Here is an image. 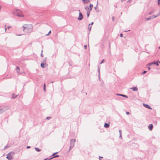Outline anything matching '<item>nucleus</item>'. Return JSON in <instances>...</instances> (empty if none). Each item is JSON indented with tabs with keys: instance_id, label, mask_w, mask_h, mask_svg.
I'll return each mask as SVG.
<instances>
[{
	"instance_id": "f257e3e1",
	"label": "nucleus",
	"mask_w": 160,
	"mask_h": 160,
	"mask_svg": "<svg viewBox=\"0 0 160 160\" xmlns=\"http://www.w3.org/2000/svg\"><path fill=\"white\" fill-rule=\"evenodd\" d=\"M12 13L16 15L18 17H24V15L22 14V11L18 9H14L12 12Z\"/></svg>"
},
{
	"instance_id": "f03ea898",
	"label": "nucleus",
	"mask_w": 160,
	"mask_h": 160,
	"mask_svg": "<svg viewBox=\"0 0 160 160\" xmlns=\"http://www.w3.org/2000/svg\"><path fill=\"white\" fill-rule=\"evenodd\" d=\"M23 31L26 33L29 32L30 31V26L28 24H24L22 27Z\"/></svg>"
},
{
	"instance_id": "7ed1b4c3",
	"label": "nucleus",
	"mask_w": 160,
	"mask_h": 160,
	"mask_svg": "<svg viewBox=\"0 0 160 160\" xmlns=\"http://www.w3.org/2000/svg\"><path fill=\"white\" fill-rule=\"evenodd\" d=\"M9 108L8 106H5L0 108V114L3 113V112L8 110Z\"/></svg>"
},
{
	"instance_id": "20e7f679",
	"label": "nucleus",
	"mask_w": 160,
	"mask_h": 160,
	"mask_svg": "<svg viewBox=\"0 0 160 160\" xmlns=\"http://www.w3.org/2000/svg\"><path fill=\"white\" fill-rule=\"evenodd\" d=\"M13 152H10L8 153L7 155V157L6 158L8 159V160H12V154Z\"/></svg>"
},
{
	"instance_id": "39448f33",
	"label": "nucleus",
	"mask_w": 160,
	"mask_h": 160,
	"mask_svg": "<svg viewBox=\"0 0 160 160\" xmlns=\"http://www.w3.org/2000/svg\"><path fill=\"white\" fill-rule=\"evenodd\" d=\"M83 18V16L81 12L79 13V16L78 18V19L79 20H82Z\"/></svg>"
},
{
	"instance_id": "423d86ee",
	"label": "nucleus",
	"mask_w": 160,
	"mask_h": 160,
	"mask_svg": "<svg viewBox=\"0 0 160 160\" xmlns=\"http://www.w3.org/2000/svg\"><path fill=\"white\" fill-rule=\"evenodd\" d=\"M76 141V139H71L70 140V145H71V144H72L73 145V146H74V143Z\"/></svg>"
},
{
	"instance_id": "0eeeda50",
	"label": "nucleus",
	"mask_w": 160,
	"mask_h": 160,
	"mask_svg": "<svg viewBox=\"0 0 160 160\" xmlns=\"http://www.w3.org/2000/svg\"><path fill=\"white\" fill-rule=\"evenodd\" d=\"M160 15V12H159L156 15H152V16H150L151 18H153L158 16Z\"/></svg>"
},
{
	"instance_id": "6e6552de",
	"label": "nucleus",
	"mask_w": 160,
	"mask_h": 160,
	"mask_svg": "<svg viewBox=\"0 0 160 160\" xmlns=\"http://www.w3.org/2000/svg\"><path fill=\"white\" fill-rule=\"evenodd\" d=\"M143 106L145 107V108H148L150 109H152V108L150 107V106L148 105V104H146L144 103H143Z\"/></svg>"
},
{
	"instance_id": "1a4fd4ad",
	"label": "nucleus",
	"mask_w": 160,
	"mask_h": 160,
	"mask_svg": "<svg viewBox=\"0 0 160 160\" xmlns=\"http://www.w3.org/2000/svg\"><path fill=\"white\" fill-rule=\"evenodd\" d=\"M148 128L150 130H152L153 128V125L152 124H150L149 125Z\"/></svg>"
},
{
	"instance_id": "9d476101",
	"label": "nucleus",
	"mask_w": 160,
	"mask_h": 160,
	"mask_svg": "<svg viewBox=\"0 0 160 160\" xmlns=\"http://www.w3.org/2000/svg\"><path fill=\"white\" fill-rule=\"evenodd\" d=\"M130 89L132 90L133 91H137L138 89L137 87H132L130 88Z\"/></svg>"
},
{
	"instance_id": "9b49d317",
	"label": "nucleus",
	"mask_w": 160,
	"mask_h": 160,
	"mask_svg": "<svg viewBox=\"0 0 160 160\" xmlns=\"http://www.w3.org/2000/svg\"><path fill=\"white\" fill-rule=\"evenodd\" d=\"M16 71L17 73L18 74H20V73L19 72L20 71V68L18 67H17L16 68Z\"/></svg>"
},
{
	"instance_id": "f8f14e48",
	"label": "nucleus",
	"mask_w": 160,
	"mask_h": 160,
	"mask_svg": "<svg viewBox=\"0 0 160 160\" xmlns=\"http://www.w3.org/2000/svg\"><path fill=\"white\" fill-rule=\"evenodd\" d=\"M116 95L118 96H122V97H125V98H128V97L127 96H126V95H123V94H117Z\"/></svg>"
},
{
	"instance_id": "ddd939ff",
	"label": "nucleus",
	"mask_w": 160,
	"mask_h": 160,
	"mask_svg": "<svg viewBox=\"0 0 160 160\" xmlns=\"http://www.w3.org/2000/svg\"><path fill=\"white\" fill-rule=\"evenodd\" d=\"M109 126L110 125L107 123H105L104 125V127L106 128H108Z\"/></svg>"
},
{
	"instance_id": "4468645a",
	"label": "nucleus",
	"mask_w": 160,
	"mask_h": 160,
	"mask_svg": "<svg viewBox=\"0 0 160 160\" xmlns=\"http://www.w3.org/2000/svg\"><path fill=\"white\" fill-rule=\"evenodd\" d=\"M85 9L87 11V13L89 12L90 13L91 11L89 10V8L88 7H86L85 8Z\"/></svg>"
},
{
	"instance_id": "2eb2a0df",
	"label": "nucleus",
	"mask_w": 160,
	"mask_h": 160,
	"mask_svg": "<svg viewBox=\"0 0 160 160\" xmlns=\"http://www.w3.org/2000/svg\"><path fill=\"white\" fill-rule=\"evenodd\" d=\"M18 96V95H16L14 93H13L12 94V98H15Z\"/></svg>"
},
{
	"instance_id": "dca6fc26",
	"label": "nucleus",
	"mask_w": 160,
	"mask_h": 160,
	"mask_svg": "<svg viewBox=\"0 0 160 160\" xmlns=\"http://www.w3.org/2000/svg\"><path fill=\"white\" fill-rule=\"evenodd\" d=\"M74 147L73 146V144H71V145H70V146L69 147L68 152H70V151L71 150V149Z\"/></svg>"
},
{
	"instance_id": "f3484780",
	"label": "nucleus",
	"mask_w": 160,
	"mask_h": 160,
	"mask_svg": "<svg viewBox=\"0 0 160 160\" xmlns=\"http://www.w3.org/2000/svg\"><path fill=\"white\" fill-rule=\"evenodd\" d=\"M82 1L84 3H88L90 2V0H83Z\"/></svg>"
},
{
	"instance_id": "a211bd4d",
	"label": "nucleus",
	"mask_w": 160,
	"mask_h": 160,
	"mask_svg": "<svg viewBox=\"0 0 160 160\" xmlns=\"http://www.w3.org/2000/svg\"><path fill=\"white\" fill-rule=\"evenodd\" d=\"M41 66L42 68H44L46 67L44 63H41Z\"/></svg>"
},
{
	"instance_id": "6ab92c4d",
	"label": "nucleus",
	"mask_w": 160,
	"mask_h": 160,
	"mask_svg": "<svg viewBox=\"0 0 160 160\" xmlns=\"http://www.w3.org/2000/svg\"><path fill=\"white\" fill-rule=\"evenodd\" d=\"M98 76L100 79V70L99 68H98Z\"/></svg>"
},
{
	"instance_id": "aec40b11",
	"label": "nucleus",
	"mask_w": 160,
	"mask_h": 160,
	"mask_svg": "<svg viewBox=\"0 0 160 160\" xmlns=\"http://www.w3.org/2000/svg\"><path fill=\"white\" fill-rule=\"evenodd\" d=\"M158 62V60L156 62H154V64L156 65L157 66H159Z\"/></svg>"
},
{
	"instance_id": "412c9836",
	"label": "nucleus",
	"mask_w": 160,
	"mask_h": 160,
	"mask_svg": "<svg viewBox=\"0 0 160 160\" xmlns=\"http://www.w3.org/2000/svg\"><path fill=\"white\" fill-rule=\"evenodd\" d=\"M35 150L37 152H40L41 151V150L37 148H35Z\"/></svg>"
},
{
	"instance_id": "4be33fe9",
	"label": "nucleus",
	"mask_w": 160,
	"mask_h": 160,
	"mask_svg": "<svg viewBox=\"0 0 160 160\" xmlns=\"http://www.w3.org/2000/svg\"><path fill=\"white\" fill-rule=\"evenodd\" d=\"M90 25V24H89L88 25V30H89V31H90L91 30V26H90V27H89V26Z\"/></svg>"
},
{
	"instance_id": "5701e85b",
	"label": "nucleus",
	"mask_w": 160,
	"mask_h": 160,
	"mask_svg": "<svg viewBox=\"0 0 160 160\" xmlns=\"http://www.w3.org/2000/svg\"><path fill=\"white\" fill-rule=\"evenodd\" d=\"M154 11H151V12H150L149 13V15H151L152 14L154 13Z\"/></svg>"
},
{
	"instance_id": "b1692460",
	"label": "nucleus",
	"mask_w": 160,
	"mask_h": 160,
	"mask_svg": "<svg viewBox=\"0 0 160 160\" xmlns=\"http://www.w3.org/2000/svg\"><path fill=\"white\" fill-rule=\"evenodd\" d=\"M153 64H154V62H150L149 63L148 65L150 66Z\"/></svg>"
},
{
	"instance_id": "393cba45",
	"label": "nucleus",
	"mask_w": 160,
	"mask_h": 160,
	"mask_svg": "<svg viewBox=\"0 0 160 160\" xmlns=\"http://www.w3.org/2000/svg\"><path fill=\"white\" fill-rule=\"evenodd\" d=\"M9 146H8V145H7V146H6L5 147L4 149V150L6 149L7 148H9Z\"/></svg>"
},
{
	"instance_id": "a878e982",
	"label": "nucleus",
	"mask_w": 160,
	"mask_h": 160,
	"mask_svg": "<svg viewBox=\"0 0 160 160\" xmlns=\"http://www.w3.org/2000/svg\"><path fill=\"white\" fill-rule=\"evenodd\" d=\"M43 90L44 91H45L46 88H45V83L44 84Z\"/></svg>"
},
{
	"instance_id": "bb28decb",
	"label": "nucleus",
	"mask_w": 160,
	"mask_h": 160,
	"mask_svg": "<svg viewBox=\"0 0 160 160\" xmlns=\"http://www.w3.org/2000/svg\"><path fill=\"white\" fill-rule=\"evenodd\" d=\"M151 19V18L150 17L149 18H146V20H150Z\"/></svg>"
},
{
	"instance_id": "cd10ccee",
	"label": "nucleus",
	"mask_w": 160,
	"mask_h": 160,
	"mask_svg": "<svg viewBox=\"0 0 160 160\" xmlns=\"http://www.w3.org/2000/svg\"><path fill=\"white\" fill-rule=\"evenodd\" d=\"M93 5L91 4V3H90V5H89V6L90 7H91V8H92L93 7Z\"/></svg>"
},
{
	"instance_id": "c85d7f7f",
	"label": "nucleus",
	"mask_w": 160,
	"mask_h": 160,
	"mask_svg": "<svg viewBox=\"0 0 160 160\" xmlns=\"http://www.w3.org/2000/svg\"><path fill=\"white\" fill-rule=\"evenodd\" d=\"M59 157V155H57L55 156H54L52 158H56Z\"/></svg>"
},
{
	"instance_id": "c756f323",
	"label": "nucleus",
	"mask_w": 160,
	"mask_h": 160,
	"mask_svg": "<svg viewBox=\"0 0 160 160\" xmlns=\"http://www.w3.org/2000/svg\"><path fill=\"white\" fill-rule=\"evenodd\" d=\"M51 117H47L46 118V119H48V120H49V119H50L51 118Z\"/></svg>"
},
{
	"instance_id": "7c9ffc66",
	"label": "nucleus",
	"mask_w": 160,
	"mask_h": 160,
	"mask_svg": "<svg viewBox=\"0 0 160 160\" xmlns=\"http://www.w3.org/2000/svg\"><path fill=\"white\" fill-rule=\"evenodd\" d=\"M158 5H160V0H158Z\"/></svg>"
},
{
	"instance_id": "2f4dec72",
	"label": "nucleus",
	"mask_w": 160,
	"mask_h": 160,
	"mask_svg": "<svg viewBox=\"0 0 160 160\" xmlns=\"http://www.w3.org/2000/svg\"><path fill=\"white\" fill-rule=\"evenodd\" d=\"M119 138H121V139H122L121 133H120Z\"/></svg>"
},
{
	"instance_id": "473e14b6",
	"label": "nucleus",
	"mask_w": 160,
	"mask_h": 160,
	"mask_svg": "<svg viewBox=\"0 0 160 160\" xmlns=\"http://www.w3.org/2000/svg\"><path fill=\"white\" fill-rule=\"evenodd\" d=\"M89 14H90V13H89V12L87 13V16L88 17H89Z\"/></svg>"
},
{
	"instance_id": "72a5a7b5",
	"label": "nucleus",
	"mask_w": 160,
	"mask_h": 160,
	"mask_svg": "<svg viewBox=\"0 0 160 160\" xmlns=\"http://www.w3.org/2000/svg\"><path fill=\"white\" fill-rule=\"evenodd\" d=\"M87 45H85L84 46V48L85 49H86L87 48Z\"/></svg>"
},
{
	"instance_id": "f704fd0d",
	"label": "nucleus",
	"mask_w": 160,
	"mask_h": 160,
	"mask_svg": "<svg viewBox=\"0 0 160 160\" xmlns=\"http://www.w3.org/2000/svg\"><path fill=\"white\" fill-rule=\"evenodd\" d=\"M104 61V60L103 59L102 60V61L100 63V64H102L103 62Z\"/></svg>"
},
{
	"instance_id": "c9c22d12",
	"label": "nucleus",
	"mask_w": 160,
	"mask_h": 160,
	"mask_svg": "<svg viewBox=\"0 0 160 160\" xmlns=\"http://www.w3.org/2000/svg\"><path fill=\"white\" fill-rule=\"evenodd\" d=\"M123 34L122 33H121L120 35V36L122 37Z\"/></svg>"
},
{
	"instance_id": "e433bc0d",
	"label": "nucleus",
	"mask_w": 160,
	"mask_h": 160,
	"mask_svg": "<svg viewBox=\"0 0 160 160\" xmlns=\"http://www.w3.org/2000/svg\"><path fill=\"white\" fill-rule=\"evenodd\" d=\"M58 153V152H55L52 155V156H54L57 153Z\"/></svg>"
},
{
	"instance_id": "4c0bfd02",
	"label": "nucleus",
	"mask_w": 160,
	"mask_h": 160,
	"mask_svg": "<svg viewBox=\"0 0 160 160\" xmlns=\"http://www.w3.org/2000/svg\"><path fill=\"white\" fill-rule=\"evenodd\" d=\"M132 0H128L127 2H131Z\"/></svg>"
},
{
	"instance_id": "58836bf2",
	"label": "nucleus",
	"mask_w": 160,
	"mask_h": 160,
	"mask_svg": "<svg viewBox=\"0 0 160 160\" xmlns=\"http://www.w3.org/2000/svg\"><path fill=\"white\" fill-rule=\"evenodd\" d=\"M146 72H147V71H144L143 72L142 74H145Z\"/></svg>"
},
{
	"instance_id": "ea45409f",
	"label": "nucleus",
	"mask_w": 160,
	"mask_h": 160,
	"mask_svg": "<svg viewBox=\"0 0 160 160\" xmlns=\"http://www.w3.org/2000/svg\"><path fill=\"white\" fill-rule=\"evenodd\" d=\"M126 114L127 115L129 114V112H126Z\"/></svg>"
},
{
	"instance_id": "a19ab883",
	"label": "nucleus",
	"mask_w": 160,
	"mask_h": 160,
	"mask_svg": "<svg viewBox=\"0 0 160 160\" xmlns=\"http://www.w3.org/2000/svg\"><path fill=\"white\" fill-rule=\"evenodd\" d=\"M11 28V27L10 26H8L7 27V28L8 29H9V28Z\"/></svg>"
},
{
	"instance_id": "79ce46f5",
	"label": "nucleus",
	"mask_w": 160,
	"mask_h": 160,
	"mask_svg": "<svg viewBox=\"0 0 160 160\" xmlns=\"http://www.w3.org/2000/svg\"><path fill=\"white\" fill-rule=\"evenodd\" d=\"M92 10V8L90 7V8H89V10L91 11Z\"/></svg>"
},
{
	"instance_id": "37998d69",
	"label": "nucleus",
	"mask_w": 160,
	"mask_h": 160,
	"mask_svg": "<svg viewBox=\"0 0 160 160\" xmlns=\"http://www.w3.org/2000/svg\"><path fill=\"white\" fill-rule=\"evenodd\" d=\"M51 33V31H49V32H48V34L46 35H48L49 33Z\"/></svg>"
},
{
	"instance_id": "c03bdc74",
	"label": "nucleus",
	"mask_w": 160,
	"mask_h": 160,
	"mask_svg": "<svg viewBox=\"0 0 160 160\" xmlns=\"http://www.w3.org/2000/svg\"><path fill=\"white\" fill-rule=\"evenodd\" d=\"M114 17H112V20L113 21H114Z\"/></svg>"
},
{
	"instance_id": "a18cd8bd",
	"label": "nucleus",
	"mask_w": 160,
	"mask_h": 160,
	"mask_svg": "<svg viewBox=\"0 0 160 160\" xmlns=\"http://www.w3.org/2000/svg\"><path fill=\"white\" fill-rule=\"evenodd\" d=\"M27 148H30V146H28L27 147Z\"/></svg>"
},
{
	"instance_id": "49530a36",
	"label": "nucleus",
	"mask_w": 160,
	"mask_h": 160,
	"mask_svg": "<svg viewBox=\"0 0 160 160\" xmlns=\"http://www.w3.org/2000/svg\"><path fill=\"white\" fill-rule=\"evenodd\" d=\"M119 132L120 133H121V130H119Z\"/></svg>"
},
{
	"instance_id": "de8ad7c7",
	"label": "nucleus",
	"mask_w": 160,
	"mask_h": 160,
	"mask_svg": "<svg viewBox=\"0 0 160 160\" xmlns=\"http://www.w3.org/2000/svg\"><path fill=\"white\" fill-rule=\"evenodd\" d=\"M22 35V34L17 35V36H21Z\"/></svg>"
},
{
	"instance_id": "09e8293b",
	"label": "nucleus",
	"mask_w": 160,
	"mask_h": 160,
	"mask_svg": "<svg viewBox=\"0 0 160 160\" xmlns=\"http://www.w3.org/2000/svg\"><path fill=\"white\" fill-rule=\"evenodd\" d=\"M99 158H103V157H101V156H100L99 157Z\"/></svg>"
},
{
	"instance_id": "8fccbe9b",
	"label": "nucleus",
	"mask_w": 160,
	"mask_h": 160,
	"mask_svg": "<svg viewBox=\"0 0 160 160\" xmlns=\"http://www.w3.org/2000/svg\"><path fill=\"white\" fill-rule=\"evenodd\" d=\"M41 57H43V56L42 55V53H41Z\"/></svg>"
},
{
	"instance_id": "3c124183",
	"label": "nucleus",
	"mask_w": 160,
	"mask_h": 160,
	"mask_svg": "<svg viewBox=\"0 0 160 160\" xmlns=\"http://www.w3.org/2000/svg\"><path fill=\"white\" fill-rule=\"evenodd\" d=\"M93 22H92L91 23V25H92L93 24Z\"/></svg>"
},
{
	"instance_id": "603ef678",
	"label": "nucleus",
	"mask_w": 160,
	"mask_h": 160,
	"mask_svg": "<svg viewBox=\"0 0 160 160\" xmlns=\"http://www.w3.org/2000/svg\"><path fill=\"white\" fill-rule=\"evenodd\" d=\"M94 8L95 9H97V7L96 6V7H94Z\"/></svg>"
},
{
	"instance_id": "864d4df0",
	"label": "nucleus",
	"mask_w": 160,
	"mask_h": 160,
	"mask_svg": "<svg viewBox=\"0 0 160 160\" xmlns=\"http://www.w3.org/2000/svg\"><path fill=\"white\" fill-rule=\"evenodd\" d=\"M125 0H121L122 2H123V1H125Z\"/></svg>"
},
{
	"instance_id": "5fc2aeb1",
	"label": "nucleus",
	"mask_w": 160,
	"mask_h": 160,
	"mask_svg": "<svg viewBox=\"0 0 160 160\" xmlns=\"http://www.w3.org/2000/svg\"><path fill=\"white\" fill-rule=\"evenodd\" d=\"M98 5V1L97 2V4L96 6Z\"/></svg>"
},
{
	"instance_id": "6e6d98bb",
	"label": "nucleus",
	"mask_w": 160,
	"mask_h": 160,
	"mask_svg": "<svg viewBox=\"0 0 160 160\" xmlns=\"http://www.w3.org/2000/svg\"><path fill=\"white\" fill-rule=\"evenodd\" d=\"M5 32H6L7 29H6V28H5Z\"/></svg>"
},
{
	"instance_id": "4d7b16f0",
	"label": "nucleus",
	"mask_w": 160,
	"mask_h": 160,
	"mask_svg": "<svg viewBox=\"0 0 160 160\" xmlns=\"http://www.w3.org/2000/svg\"><path fill=\"white\" fill-rule=\"evenodd\" d=\"M53 81H52V82H51V83H53Z\"/></svg>"
},
{
	"instance_id": "13d9d810",
	"label": "nucleus",
	"mask_w": 160,
	"mask_h": 160,
	"mask_svg": "<svg viewBox=\"0 0 160 160\" xmlns=\"http://www.w3.org/2000/svg\"><path fill=\"white\" fill-rule=\"evenodd\" d=\"M148 68L149 69H150V68L149 67Z\"/></svg>"
},
{
	"instance_id": "bf43d9fd",
	"label": "nucleus",
	"mask_w": 160,
	"mask_h": 160,
	"mask_svg": "<svg viewBox=\"0 0 160 160\" xmlns=\"http://www.w3.org/2000/svg\"><path fill=\"white\" fill-rule=\"evenodd\" d=\"M158 48L160 49V46Z\"/></svg>"
},
{
	"instance_id": "052dcab7",
	"label": "nucleus",
	"mask_w": 160,
	"mask_h": 160,
	"mask_svg": "<svg viewBox=\"0 0 160 160\" xmlns=\"http://www.w3.org/2000/svg\"><path fill=\"white\" fill-rule=\"evenodd\" d=\"M99 160H102L101 159H100V158H99Z\"/></svg>"
},
{
	"instance_id": "680f3d73",
	"label": "nucleus",
	"mask_w": 160,
	"mask_h": 160,
	"mask_svg": "<svg viewBox=\"0 0 160 160\" xmlns=\"http://www.w3.org/2000/svg\"><path fill=\"white\" fill-rule=\"evenodd\" d=\"M159 63H160V61L159 62Z\"/></svg>"
},
{
	"instance_id": "e2e57ef3",
	"label": "nucleus",
	"mask_w": 160,
	"mask_h": 160,
	"mask_svg": "<svg viewBox=\"0 0 160 160\" xmlns=\"http://www.w3.org/2000/svg\"><path fill=\"white\" fill-rule=\"evenodd\" d=\"M44 160H46V159H45Z\"/></svg>"
}]
</instances>
